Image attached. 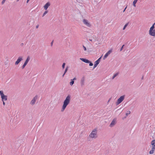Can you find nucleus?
I'll return each instance as SVG.
<instances>
[{"label":"nucleus","mask_w":155,"mask_h":155,"mask_svg":"<svg viewBox=\"0 0 155 155\" xmlns=\"http://www.w3.org/2000/svg\"><path fill=\"white\" fill-rule=\"evenodd\" d=\"M112 50H110L108 51L104 55L103 58V60H105L107 58L108 55L112 52Z\"/></svg>","instance_id":"9d476101"},{"label":"nucleus","mask_w":155,"mask_h":155,"mask_svg":"<svg viewBox=\"0 0 155 155\" xmlns=\"http://www.w3.org/2000/svg\"><path fill=\"white\" fill-rule=\"evenodd\" d=\"M155 23H154L152 26L150 28L149 31V35L152 36H155V29L154 28V25Z\"/></svg>","instance_id":"20e7f679"},{"label":"nucleus","mask_w":155,"mask_h":155,"mask_svg":"<svg viewBox=\"0 0 155 155\" xmlns=\"http://www.w3.org/2000/svg\"><path fill=\"white\" fill-rule=\"evenodd\" d=\"M82 22L84 26L88 28H90L92 27V24L91 21L88 19L84 18L82 20Z\"/></svg>","instance_id":"f03ea898"},{"label":"nucleus","mask_w":155,"mask_h":155,"mask_svg":"<svg viewBox=\"0 0 155 155\" xmlns=\"http://www.w3.org/2000/svg\"><path fill=\"white\" fill-rule=\"evenodd\" d=\"M0 95L1 97L2 101H6L7 100V97L4 95L2 91H0Z\"/></svg>","instance_id":"39448f33"},{"label":"nucleus","mask_w":155,"mask_h":155,"mask_svg":"<svg viewBox=\"0 0 155 155\" xmlns=\"http://www.w3.org/2000/svg\"><path fill=\"white\" fill-rule=\"evenodd\" d=\"M124 46V45H123L122 46V47L120 48V51H122V50H123V47Z\"/></svg>","instance_id":"c85d7f7f"},{"label":"nucleus","mask_w":155,"mask_h":155,"mask_svg":"<svg viewBox=\"0 0 155 155\" xmlns=\"http://www.w3.org/2000/svg\"><path fill=\"white\" fill-rule=\"evenodd\" d=\"M30 59V58L29 56H28L27 58V59L25 61V63H25V64H27L28 63V61H29V60Z\"/></svg>","instance_id":"a211bd4d"},{"label":"nucleus","mask_w":155,"mask_h":155,"mask_svg":"<svg viewBox=\"0 0 155 155\" xmlns=\"http://www.w3.org/2000/svg\"><path fill=\"white\" fill-rule=\"evenodd\" d=\"M27 64H25V63H24L22 67V69L24 68Z\"/></svg>","instance_id":"4be33fe9"},{"label":"nucleus","mask_w":155,"mask_h":155,"mask_svg":"<svg viewBox=\"0 0 155 155\" xmlns=\"http://www.w3.org/2000/svg\"><path fill=\"white\" fill-rule=\"evenodd\" d=\"M6 0H3L2 2V4H4Z\"/></svg>","instance_id":"c756f323"},{"label":"nucleus","mask_w":155,"mask_h":155,"mask_svg":"<svg viewBox=\"0 0 155 155\" xmlns=\"http://www.w3.org/2000/svg\"><path fill=\"white\" fill-rule=\"evenodd\" d=\"M143 77H142V79H143Z\"/></svg>","instance_id":"79ce46f5"},{"label":"nucleus","mask_w":155,"mask_h":155,"mask_svg":"<svg viewBox=\"0 0 155 155\" xmlns=\"http://www.w3.org/2000/svg\"><path fill=\"white\" fill-rule=\"evenodd\" d=\"M74 83V81L72 80V79H71V81L69 83L70 85L72 86Z\"/></svg>","instance_id":"6ab92c4d"},{"label":"nucleus","mask_w":155,"mask_h":155,"mask_svg":"<svg viewBox=\"0 0 155 155\" xmlns=\"http://www.w3.org/2000/svg\"><path fill=\"white\" fill-rule=\"evenodd\" d=\"M3 102V104L4 105H5V102H4V101H2Z\"/></svg>","instance_id":"f704fd0d"},{"label":"nucleus","mask_w":155,"mask_h":155,"mask_svg":"<svg viewBox=\"0 0 155 155\" xmlns=\"http://www.w3.org/2000/svg\"><path fill=\"white\" fill-rule=\"evenodd\" d=\"M97 128L94 129L89 135V137L92 139H96L97 137Z\"/></svg>","instance_id":"7ed1b4c3"},{"label":"nucleus","mask_w":155,"mask_h":155,"mask_svg":"<svg viewBox=\"0 0 155 155\" xmlns=\"http://www.w3.org/2000/svg\"><path fill=\"white\" fill-rule=\"evenodd\" d=\"M65 63H64L62 65V68L64 69V68L65 66Z\"/></svg>","instance_id":"b1692460"},{"label":"nucleus","mask_w":155,"mask_h":155,"mask_svg":"<svg viewBox=\"0 0 155 155\" xmlns=\"http://www.w3.org/2000/svg\"><path fill=\"white\" fill-rule=\"evenodd\" d=\"M116 118L113 119L109 125L110 127H113L116 124Z\"/></svg>","instance_id":"1a4fd4ad"},{"label":"nucleus","mask_w":155,"mask_h":155,"mask_svg":"<svg viewBox=\"0 0 155 155\" xmlns=\"http://www.w3.org/2000/svg\"><path fill=\"white\" fill-rule=\"evenodd\" d=\"M111 98H110L108 101L107 103H108L111 100Z\"/></svg>","instance_id":"72a5a7b5"},{"label":"nucleus","mask_w":155,"mask_h":155,"mask_svg":"<svg viewBox=\"0 0 155 155\" xmlns=\"http://www.w3.org/2000/svg\"><path fill=\"white\" fill-rule=\"evenodd\" d=\"M50 3L49 2H48L44 6V8L45 10H46L50 6Z\"/></svg>","instance_id":"f8f14e48"},{"label":"nucleus","mask_w":155,"mask_h":155,"mask_svg":"<svg viewBox=\"0 0 155 155\" xmlns=\"http://www.w3.org/2000/svg\"><path fill=\"white\" fill-rule=\"evenodd\" d=\"M83 47L84 49V50L85 51H87V49L84 46V45H83Z\"/></svg>","instance_id":"5701e85b"},{"label":"nucleus","mask_w":155,"mask_h":155,"mask_svg":"<svg viewBox=\"0 0 155 155\" xmlns=\"http://www.w3.org/2000/svg\"><path fill=\"white\" fill-rule=\"evenodd\" d=\"M117 75V74H114L112 77V79H113Z\"/></svg>","instance_id":"a878e982"},{"label":"nucleus","mask_w":155,"mask_h":155,"mask_svg":"<svg viewBox=\"0 0 155 155\" xmlns=\"http://www.w3.org/2000/svg\"><path fill=\"white\" fill-rule=\"evenodd\" d=\"M102 56H101L97 60L95 61L94 62V64L96 65L97 66L98 64L99 63L100 61V59H101L102 58Z\"/></svg>","instance_id":"4468645a"},{"label":"nucleus","mask_w":155,"mask_h":155,"mask_svg":"<svg viewBox=\"0 0 155 155\" xmlns=\"http://www.w3.org/2000/svg\"><path fill=\"white\" fill-rule=\"evenodd\" d=\"M29 0H27V2H26L27 3H28V2L29 1Z\"/></svg>","instance_id":"e433bc0d"},{"label":"nucleus","mask_w":155,"mask_h":155,"mask_svg":"<svg viewBox=\"0 0 155 155\" xmlns=\"http://www.w3.org/2000/svg\"><path fill=\"white\" fill-rule=\"evenodd\" d=\"M130 111H128L127 112V113H126V116H127L128 115L130 114Z\"/></svg>","instance_id":"bb28decb"},{"label":"nucleus","mask_w":155,"mask_h":155,"mask_svg":"<svg viewBox=\"0 0 155 155\" xmlns=\"http://www.w3.org/2000/svg\"><path fill=\"white\" fill-rule=\"evenodd\" d=\"M68 70V67H67L66 68L65 71L64 72V74H65L66 73V72Z\"/></svg>","instance_id":"393cba45"},{"label":"nucleus","mask_w":155,"mask_h":155,"mask_svg":"<svg viewBox=\"0 0 155 155\" xmlns=\"http://www.w3.org/2000/svg\"><path fill=\"white\" fill-rule=\"evenodd\" d=\"M37 96H36L34 97L31 101L30 102V104L32 106L34 105L35 104V102L37 99Z\"/></svg>","instance_id":"0eeeda50"},{"label":"nucleus","mask_w":155,"mask_h":155,"mask_svg":"<svg viewBox=\"0 0 155 155\" xmlns=\"http://www.w3.org/2000/svg\"><path fill=\"white\" fill-rule=\"evenodd\" d=\"M89 40L91 41H92V40H91V39H90Z\"/></svg>","instance_id":"a19ab883"},{"label":"nucleus","mask_w":155,"mask_h":155,"mask_svg":"<svg viewBox=\"0 0 155 155\" xmlns=\"http://www.w3.org/2000/svg\"><path fill=\"white\" fill-rule=\"evenodd\" d=\"M97 66L96 65H95L94 64V66L93 68H94H94H95Z\"/></svg>","instance_id":"473e14b6"},{"label":"nucleus","mask_w":155,"mask_h":155,"mask_svg":"<svg viewBox=\"0 0 155 155\" xmlns=\"http://www.w3.org/2000/svg\"><path fill=\"white\" fill-rule=\"evenodd\" d=\"M151 144L152 145V148H155V140H154L151 141Z\"/></svg>","instance_id":"2eb2a0df"},{"label":"nucleus","mask_w":155,"mask_h":155,"mask_svg":"<svg viewBox=\"0 0 155 155\" xmlns=\"http://www.w3.org/2000/svg\"><path fill=\"white\" fill-rule=\"evenodd\" d=\"M125 97V96L124 95L120 96L117 100L116 102V104L118 105L122 102L124 100Z\"/></svg>","instance_id":"423d86ee"},{"label":"nucleus","mask_w":155,"mask_h":155,"mask_svg":"<svg viewBox=\"0 0 155 155\" xmlns=\"http://www.w3.org/2000/svg\"><path fill=\"white\" fill-rule=\"evenodd\" d=\"M155 150V148H152V149L149 152V153L150 154H152L154 152V150Z\"/></svg>","instance_id":"f3484780"},{"label":"nucleus","mask_w":155,"mask_h":155,"mask_svg":"<svg viewBox=\"0 0 155 155\" xmlns=\"http://www.w3.org/2000/svg\"><path fill=\"white\" fill-rule=\"evenodd\" d=\"M39 25H37L36 26V28H38V27H39Z\"/></svg>","instance_id":"7c9ffc66"},{"label":"nucleus","mask_w":155,"mask_h":155,"mask_svg":"<svg viewBox=\"0 0 155 155\" xmlns=\"http://www.w3.org/2000/svg\"><path fill=\"white\" fill-rule=\"evenodd\" d=\"M64 74H64H64H63V75H62V77H64Z\"/></svg>","instance_id":"58836bf2"},{"label":"nucleus","mask_w":155,"mask_h":155,"mask_svg":"<svg viewBox=\"0 0 155 155\" xmlns=\"http://www.w3.org/2000/svg\"><path fill=\"white\" fill-rule=\"evenodd\" d=\"M48 12V11H45L43 14L42 16L44 17L46 14Z\"/></svg>","instance_id":"412c9836"},{"label":"nucleus","mask_w":155,"mask_h":155,"mask_svg":"<svg viewBox=\"0 0 155 155\" xmlns=\"http://www.w3.org/2000/svg\"><path fill=\"white\" fill-rule=\"evenodd\" d=\"M72 79L73 81H74V80H76V78H74L73 79Z\"/></svg>","instance_id":"2f4dec72"},{"label":"nucleus","mask_w":155,"mask_h":155,"mask_svg":"<svg viewBox=\"0 0 155 155\" xmlns=\"http://www.w3.org/2000/svg\"><path fill=\"white\" fill-rule=\"evenodd\" d=\"M85 78L84 77H82L80 81V84L81 86H83L84 85Z\"/></svg>","instance_id":"9b49d317"},{"label":"nucleus","mask_w":155,"mask_h":155,"mask_svg":"<svg viewBox=\"0 0 155 155\" xmlns=\"http://www.w3.org/2000/svg\"><path fill=\"white\" fill-rule=\"evenodd\" d=\"M80 59L82 61L84 62L85 63H89L90 62V61L85 58H80Z\"/></svg>","instance_id":"ddd939ff"},{"label":"nucleus","mask_w":155,"mask_h":155,"mask_svg":"<svg viewBox=\"0 0 155 155\" xmlns=\"http://www.w3.org/2000/svg\"><path fill=\"white\" fill-rule=\"evenodd\" d=\"M128 25V23L126 24L123 27V30H124Z\"/></svg>","instance_id":"aec40b11"},{"label":"nucleus","mask_w":155,"mask_h":155,"mask_svg":"<svg viewBox=\"0 0 155 155\" xmlns=\"http://www.w3.org/2000/svg\"><path fill=\"white\" fill-rule=\"evenodd\" d=\"M89 63V66H92L93 65V64L92 63H91L90 61V62L89 63Z\"/></svg>","instance_id":"cd10ccee"},{"label":"nucleus","mask_w":155,"mask_h":155,"mask_svg":"<svg viewBox=\"0 0 155 155\" xmlns=\"http://www.w3.org/2000/svg\"><path fill=\"white\" fill-rule=\"evenodd\" d=\"M16 0V1L17 2H18L19 1V0Z\"/></svg>","instance_id":"4c0bfd02"},{"label":"nucleus","mask_w":155,"mask_h":155,"mask_svg":"<svg viewBox=\"0 0 155 155\" xmlns=\"http://www.w3.org/2000/svg\"><path fill=\"white\" fill-rule=\"evenodd\" d=\"M138 1L137 0H134V1L132 3V5L134 7H136V4L137 3V2Z\"/></svg>","instance_id":"dca6fc26"},{"label":"nucleus","mask_w":155,"mask_h":155,"mask_svg":"<svg viewBox=\"0 0 155 155\" xmlns=\"http://www.w3.org/2000/svg\"><path fill=\"white\" fill-rule=\"evenodd\" d=\"M22 60H23V57L19 56V57H18V58L17 61L15 62V65H18L19 64V63Z\"/></svg>","instance_id":"6e6552de"},{"label":"nucleus","mask_w":155,"mask_h":155,"mask_svg":"<svg viewBox=\"0 0 155 155\" xmlns=\"http://www.w3.org/2000/svg\"><path fill=\"white\" fill-rule=\"evenodd\" d=\"M52 44H53V42H51V45H52Z\"/></svg>","instance_id":"ea45409f"},{"label":"nucleus","mask_w":155,"mask_h":155,"mask_svg":"<svg viewBox=\"0 0 155 155\" xmlns=\"http://www.w3.org/2000/svg\"><path fill=\"white\" fill-rule=\"evenodd\" d=\"M71 99V96L70 95H68L66 97L63 102V105L61 109V112H63L64 111L67 106L70 103Z\"/></svg>","instance_id":"f257e3e1"},{"label":"nucleus","mask_w":155,"mask_h":155,"mask_svg":"<svg viewBox=\"0 0 155 155\" xmlns=\"http://www.w3.org/2000/svg\"><path fill=\"white\" fill-rule=\"evenodd\" d=\"M126 8H127V7L125 8L124 9V10L123 11V12H124L125 11V10L126 9Z\"/></svg>","instance_id":"c9c22d12"}]
</instances>
